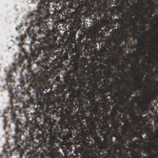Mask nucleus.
<instances>
[{
  "label": "nucleus",
  "mask_w": 158,
  "mask_h": 158,
  "mask_svg": "<svg viewBox=\"0 0 158 158\" xmlns=\"http://www.w3.org/2000/svg\"><path fill=\"white\" fill-rule=\"evenodd\" d=\"M93 90L89 91L88 95L81 97H75L72 103H69L70 99L67 98L63 102L56 103L61 118L64 120L65 128H67L72 135L73 131L75 129L83 133L85 130L86 132L83 137L82 144L84 148L90 146V141L94 143L93 140L96 141L98 138L97 131L103 136L104 139L110 137V138L116 135L118 132V128L121 127L124 128L123 133L127 135L126 127L122 126L123 119L118 113V106H114L110 114L106 111L99 110L98 107L106 105L104 100L108 95L105 94L103 96L99 93V90L97 84L93 87ZM111 93L108 96H111Z\"/></svg>",
  "instance_id": "1"
},
{
  "label": "nucleus",
  "mask_w": 158,
  "mask_h": 158,
  "mask_svg": "<svg viewBox=\"0 0 158 158\" xmlns=\"http://www.w3.org/2000/svg\"><path fill=\"white\" fill-rule=\"evenodd\" d=\"M103 55L98 59V62H94L88 70V73L85 71L78 72L77 67H84L85 61L84 59L78 57L75 60L70 61L68 67L71 72L64 77V83L60 87L57 85L58 90L56 95L50 94L56 101V103L63 102L65 100L66 94L69 93V97L70 99L69 103H72V100L75 97H81L88 95V93L93 90V87L97 84L100 90L99 93L103 96L108 92H113L114 97L118 94V92L114 90V86L110 84L112 70H103L105 64L109 66L111 60Z\"/></svg>",
  "instance_id": "2"
},
{
  "label": "nucleus",
  "mask_w": 158,
  "mask_h": 158,
  "mask_svg": "<svg viewBox=\"0 0 158 158\" xmlns=\"http://www.w3.org/2000/svg\"><path fill=\"white\" fill-rule=\"evenodd\" d=\"M127 114L130 115V117L131 118H134L135 117V115L133 112V110L130 108H129L128 110L126 112L125 114L123 115V117L125 120V125L123 126L126 127L127 135H124L123 133L125 131L124 128L120 127L118 128H122V129L119 130L118 132L116 133V135L114 136L116 137V139L118 140L119 143L123 144V147L124 149H127V148L124 146V144L127 143V140L130 139L131 138L128 131H131L132 133H133V137H137L138 135V132H135L134 130L133 129V126L130 124L129 118H127Z\"/></svg>",
  "instance_id": "3"
},
{
  "label": "nucleus",
  "mask_w": 158,
  "mask_h": 158,
  "mask_svg": "<svg viewBox=\"0 0 158 158\" xmlns=\"http://www.w3.org/2000/svg\"><path fill=\"white\" fill-rule=\"evenodd\" d=\"M106 37L103 36V34L101 27H95L93 28L91 31V36H88L86 39V42L90 45L100 41L101 42H106Z\"/></svg>",
  "instance_id": "4"
},
{
  "label": "nucleus",
  "mask_w": 158,
  "mask_h": 158,
  "mask_svg": "<svg viewBox=\"0 0 158 158\" xmlns=\"http://www.w3.org/2000/svg\"><path fill=\"white\" fill-rule=\"evenodd\" d=\"M102 147L106 150V153L105 151H103V154H105V157L107 158H121L122 157V152H117L113 151L112 153L113 148L111 147L110 144L107 142L104 143L103 146Z\"/></svg>",
  "instance_id": "5"
},
{
  "label": "nucleus",
  "mask_w": 158,
  "mask_h": 158,
  "mask_svg": "<svg viewBox=\"0 0 158 158\" xmlns=\"http://www.w3.org/2000/svg\"><path fill=\"white\" fill-rule=\"evenodd\" d=\"M68 1L66 2L65 4L66 6H67L68 9H72L75 10L76 9L75 6V3L74 0H68Z\"/></svg>",
  "instance_id": "6"
},
{
  "label": "nucleus",
  "mask_w": 158,
  "mask_h": 158,
  "mask_svg": "<svg viewBox=\"0 0 158 158\" xmlns=\"http://www.w3.org/2000/svg\"><path fill=\"white\" fill-rule=\"evenodd\" d=\"M26 36L25 35H20L17 37L16 39H17V40H20L21 41V42L19 43V47H22V45L24 44V42L23 40L24 38L26 37Z\"/></svg>",
  "instance_id": "7"
},
{
  "label": "nucleus",
  "mask_w": 158,
  "mask_h": 158,
  "mask_svg": "<svg viewBox=\"0 0 158 158\" xmlns=\"http://www.w3.org/2000/svg\"><path fill=\"white\" fill-rule=\"evenodd\" d=\"M131 94H127L124 98V100L123 101H121L120 102V103L121 104L123 105L124 104H125V103H127L128 101H129V98L130 97H131Z\"/></svg>",
  "instance_id": "8"
},
{
  "label": "nucleus",
  "mask_w": 158,
  "mask_h": 158,
  "mask_svg": "<svg viewBox=\"0 0 158 158\" xmlns=\"http://www.w3.org/2000/svg\"><path fill=\"white\" fill-rule=\"evenodd\" d=\"M145 105L143 106L141 104L139 105V106L141 109L143 111H147L148 110L149 105L145 103Z\"/></svg>",
  "instance_id": "9"
},
{
  "label": "nucleus",
  "mask_w": 158,
  "mask_h": 158,
  "mask_svg": "<svg viewBox=\"0 0 158 158\" xmlns=\"http://www.w3.org/2000/svg\"><path fill=\"white\" fill-rule=\"evenodd\" d=\"M118 48V47L117 45H112L111 48H109V50L110 52L112 53L115 52Z\"/></svg>",
  "instance_id": "10"
},
{
  "label": "nucleus",
  "mask_w": 158,
  "mask_h": 158,
  "mask_svg": "<svg viewBox=\"0 0 158 158\" xmlns=\"http://www.w3.org/2000/svg\"><path fill=\"white\" fill-rule=\"evenodd\" d=\"M71 36H69L68 37V38L71 41H73L75 40V33H73L72 35L71 34Z\"/></svg>",
  "instance_id": "11"
},
{
  "label": "nucleus",
  "mask_w": 158,
  "mask_h": 158,
  "mask_svg": "<svg viewBox=\"0 0 158 158\" xmlns=\"http://www.w3.org/2000/svg\"><path fill=\"white\" fill-rule=\"evenodd\" d=\"M155 146L158 147V146L157 145H155L153 143H152L151 146L150 147V148L152 150L155 151L156 149L155 148Z\"/></svg>",
  "instance_id": "12"
},
{
  "label": "nucleus",
  "mask_w": 158,
  "mask_h": 158,
  "mask_svg": "<svg viewBox=\"0 0 158 158\" xmlns=\"http://www.w3.org/2000/svg\"><path fill=\"white\" fill-rule=\"evenodd\" d=\"M152 102V100L150 98H148L146 99L145 103L148 104L149 105Z\"/></svg>",
  "instance_id": "13"
},
{
  "label": "nucleus",
  "mask_w": 158,
  "mask_h": 158,
  "mask_svg": "<svg viewBox=\"0 0 158 158\" xmlns=\"http://www.w3.org/2000/svg\"><path fill=\"white\" fill-rule=\"evenodd\" d=\"M126 94H131V96L133 94V91L130 87V90L129 91V92H128L127 89L126 90Z\"/></svg>",
  "instance_id": "14"
},
{
  "label": "nucleus",
  "mask_w": 158,
  "mask_h": 158,
  "mask_svg": "<svg viewBox=\"0 0 158 158\" xmlns=\"http://www.w3.org/2000/svg\"><path fill=\"white\" fill-rule=\"evenodd\" d=\"M131 156L132 157V158H142V155H140V157L137 156L135 155L134 154L131 153Z\"/></svg>",
  "instance_id": "15"
},
{
  "label": "nucleus",
  "mask_w": 158,
  "mask_h": 158,
  "mask_svg": "<svg viewBox=\"0 0 158 158\" xmlns=\"http://www.w3.org/2000/svg\"><path fill=\"white\" fill-rule=\"evenodd\" d=\"M116 90L118 91L119 92L120 90V86H119L118 87H117L116 88Z\"/></svg>",
  "instance_id": "16"
},
{
  "label": "nucleus",
  "mask_w": 158,
  "mask_h": 158,
  "mask_svg": "<svg viewBox=\"0 0 158 158\" xmlns=\"http://www.w3.org/2000/svg\"><path fill=\"white\" fill-rule=\"evenodd\" d=\"M146 151L147 152V153L148 154H151V151L150 150H149L148 149H147L146 150Z\"/></svg>",
  "instance_id": "17"
},
{
  "label": "nucleus",
  "mask_w": 158,
  "mask_h": 158,
  "mask_svg": "<svg viewBox=\"0 0 158 158\" xmlns=\"http://www.w3.org/2000/svg\"><path fill=\"white\" fill-rule=\"evenodd\" d=\"M132 145V143H128V146H131Z\"/></svg>",
  "instance_id": "18"
},
{
  "label": "nucleus",
  "mask_w": 158,
  "mask_h": 158,
  "mask_svg": "<svg viewBox=\"0 0 158 158\" xmlns=\"http://www.w3.org/2000/svg\"><path fill=\"white\" fill-rule=\"evenodd\" d=\"M21 27L20 26H19L18 27H17L16 28V30H18V29H19Z\"/></svg>",
  "instance_id": "19"
},
{
  "label": "nucleus",
  "mask_w": 158,
  "mask_h": 158,
  "mask_svg": "<svg viewBox=\"0 0 158 158\" xmlns=\"http://www.w3.org/2000/svg\"><path fill=\"white\" fill-rule=\"evenodd\" d=\"M139 35H142L143 37H144V35H142V33L141 32H139Z\"/></svg>",
  "instance_id": "20"
},
{
  "label": "nucleus",
  "mask_w": 158,
  "mask_h": 158,
  "mask_svg": "<svg viewBox=\"0 0 158 158\" xmlns=\"http://www.w3.org/2000/svg\"><path fill=\"white\" fill-rule=\"evenodd\" d=\"M127 110V109L126 108H125L123 110H121V112H124V110Z\"/></svg>",
  "instance_id": "21"
},
{
  "label": "nucleus",
  "mask_w": 158,
  "mask_h": 158,
  "mask_svg": "<svg viewBox=\"0 0 158 158\" xmlns=\"http://www.w3.org/2000/svg\"><path fill=\"white\" fill-rule=\"evenodd\" d=\"M135 18H136V19L137 20H139L138 17H135Z\"/></svg>",
  "instance_id": "22"
},
{
  "label": "nucleus",
  "mask_w": 158,
  "mask_h": 158,
  "mask_svg": "<svg viewBox=\"0 0 158 158\" xmlns=\"http://www.w3.org/2000/svg\"><path fill=\"white\" fill-rule=\"evenodd\" d=\"M28 23V22H27L26 21V22H25V25L26 26H27V24Z\"/></svg>",
  "instance_id": "23"
},
{
  "label": "nucleus",
  "mask_w": 158,
  "mask_h": 158,
  "mask_svg": "<svg viewBox=\"0 0 158 158\" xmlns=\"http://www.w3.org/2000/svg\"><path fill=\"white\" fill-rule=\"evenodd\" d=\"M139 80L140 82H141V81H142V78H141V79L139 78Z\"/></svg>",
  "instance_id": "24"
},
{
  "label": "nucleus",
  "mask_w": 158,
  "mask_h": 158,
  "mask_svg": "<svg viewBox=\"0 0 158 158\" xmlns=\"http://www.w3.org/2000/svg\"><path fill=\"white\" fill-rule=\"evenodd\" d=\"M143 14H144V15H146L147 14V12H143Z\"/></svg>",
  "instance_id": "25"
},
{
  "label": "nucleus",
  "mask_w": 158,
  "mask_h": 158,
  "mask_svg": "<svg viewBox=\"0 0 158 158\" xmlns=\"http://www.w3.org/2000/svg\"><path fill=\"white\" fill-rule=\"evenodd\" d=\"M117 21L119 22L120 23V22H119L120 20L118 19H117Z\"/></svg>",
  "instance_id": "26"
},
{
  "label": "nucleus",
  "mask_w": 158,
  "mask_h": 158,
  "mask_svg": "<svg viewBox=\"0 0 158 158\" xmlns=\"http://www.w3.org/2000/svg\"><path fill=\"white\" fill-rule=\"evenodd\" d=\"M33 2H35L37 1V0H32Z\"/></svg>",
  "instance_id": "27"
},
{
  "label": "nucleus",
  "mask_w": 158,
  "mask_h": 158,
  "mask_svg": "<svg viewBox=\"0 0 158 158\" xmlns=\"http://www.w3.org/2000/svg\"><path fill=\"white\" fill-rule=\"evenodd\" d=\"M154 98H156V96H154Z\"/></svg>",
  "instance_id": "28"
},
{
  "label": "nucleus",
  "mask_w": 158,
  "mask_h": 158,
  "mask_svg": "<svg viewBox=\"0 0 158 158\" xmlns=\"http://www.w3.org/2000/svg\"><path fill=\"white\" fill-rule=\"evenodd\" d=\"M117 83H118V84H120V85H121V83H120V82H117Z\"/></svg>",
  "instance_id": "29"
},
{
  "label": "nucleus",
  "mask_w": 158,
  "mask_h": 158,
  "mask_svg": "<svg viewBox=\"0 0 158 158\" xmlns=\"http://www.w3.org/2000/svg\"><path fill=\"white\" fill-rule=\"evenodd\" d=\"M136 57H135H135H134V59H136Z\"/></svg>",
  "instance_id": "30"
},
{
  "label": "nucleus",
  "mask_w": 158,
  "mask_h": 158,
  "mask_svg": "<svg viewBox=\"0 0 158 158\" xmlns=\"http://www.w3.org/2000/svg\"><path fill=\"white\" fill-rule=\"evenodd\" d=\"M146 151H144L143 152V153H145V152Z\"/></svg>",
  "instance_id": "31"
},
{
  "label": "nucleus",
  "mask_w": 158,
  "mask_h": 158,
  "mask_svg": "<svg viewBox=\"0 0 158 158\" xmlns=\"http://www.w3.org/2000/svg\"><path fill=\"white\" fill-rule=\"evenodd\" d=\"M155 82L158 83V81H155Z\"/></svg>",
  "instance_id": "32"
},
{
  "label": "nucleus",
  "mask_w": 158,
  "mask_h": 158,
  "mask_svg": "<svg viewBox=\"0 0 158 158\" xmlns=\"http://www.w3.org/2000/svg\"><path fill=\"white\" fill-rule=\"evenodd\" d=\"M131 83H129V85H131Z\"/></svg>",
  "instance_id": "33"
},
{
  "label": "nucleus",
  "mask_w": 158,
  "mask_h": 158,
  "mask_svg": "<svg viewBox=\"0 0 158 158\" xmlns=\"http://www.w3.org/2000/svg\"><path fill=\"white\" fill-rule=\"evenodd\" d=\"M153 137H154V138L156 139V137H155V136H153Z\"/></svg>",
  "instance_id": "34"
},
{
  "label": "nucleus",
  "mask_w": 158,
  "mask_h": 158,
  "mask_svg": "<svg viewBox=\"0 0 158 158\" xmlns=\"http://www.w3.org/2000/svg\"><path fill=\"white\" fill-rule=\"evenodd\" d=\"M139 12L140 13H141V11L140 10H139Z\"/></svg>",
  "instance_id": "35"
},
{
  "label": "nucleus",
  "mask_w": 158,
  "mask_h": 158,
  "mask_svg": "<svg viewBox=\"0 0 158 158\" xmlns=\"http://www.w3.org/2000/svg\"><path fill=\"white\" fill-rule=\"evenodd\" d=\"M138 141V140H136V141L137 142Z\"/></svg>",
  "instance_id": "36"
},
{
  "label": "nucleus",
  "mask_w": 158,
  "mask_h": 158,
  "mask_svg": "<svg viewBox=\"0 0 158 158\" xmlns=\"http://www.w3.org/2000/svg\"><path fill=\"white\" fill-rule=\"evenodd\" d=\"M144 158H147V157H146V156H145V157H144Z\"/></svg>",
  "instance_id": "37"
},
{
  "label": "nucleus",
  "mask_w": 158,
  "mask_h": 158,
  "mask_svg": "<svg viewBox=\"0 0 158 158\" xmlns=\"http://www.w3.org/2000/svg\"><path fill=\"white\" fill-rule=\"evenodd\" d=\"M143 17H144L143 16H143H142V18H143Z\"/></svg>",
  "instance_id": "38"
},
{
  "label": "nucleus",
  "mask_w": 158,
  "mask_h": 158,
  "mask_svg": "<svg viewBox=\"0 0 158 158\" xmlns=\"http://www.w3.org/2000/svg\"><path fill=\"white\" fill-rule=\"evenodd\" d=\"M144 21L145 22V21H146V20H144Z\"/></svg>",
  "instance_id": "39"
},
{
  "label": "nucleus",
  "mask_w": 158,
  "mask_h": 158,
  "mask_svg": "<svg viewBox=\"0 0 158 158\" xmlns=\"http://www.w3.org/2000/svg\"><path fill=\"white\" fill-rule=\"evenodd\" d=\"M138 87H139V89H140V87H139V86Z\"/></svg>",
  "instance_id": "40"
},
{
  "label": "nucleus",
  "mask_w": 158,
  "mask_h": 158,
  "mask_svg": "<svg viewBox=\"0 0 158 158\" xmlns=\"http://www.w3.org/2000/svg\"><path fill=\"white\" fill-rule=\"evenodd\" d=\"M137 4L138 5V4H138V3H137Z\"/></svg>",
  "instance_id": "41"
},
{
  "label": "nucleus",
  "mask_w": 158,
  "mask_h": 158,
  "mask_svg": "<svg viewBox=\"0 0 158 158\" xmlns=\"http://www.w3.org/2000/svg\"><path fill=\"white\" fill-rule=\"evenodd\" d=\"M123 20L122 21V22H123Z\"/></svg>",
  "instance_id": "42"
}]
</instances>
